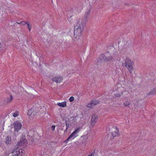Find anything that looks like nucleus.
<instances>
[{
  "instance_id": "obj_28",
  "label": "nucleus",
  "mask_w": 156,
  "mask_h": 156,
  "mask_svg": "<svg viewBox=\"0 0 156 156\" xmlns=\"http://www.w3.org/2000/svg\"><path fill=\"white\" fill-rule=\"evenodd\" d=\"M31 110H28V115H30V114H29V113L30 112H31Z\"/></svg>"
},
{
  "instance_id": "obj_27",
  "label": "nucleus",
  "mask_w": 156,
  "mask_h": 156,
  "mask_svg": "<svg viewBox=\"0 0 156 156\" xmlns=\"http://www.w3.org/2000/svg\"><path fill=\"white\" fill-rule=\"evenodd\" d=\"M82 137H83V139H87V136L86 135H84Z\"/></svg>"
},
{
  "instance_id": "obj_13",
  "label": "nucleus",
  "mask_w": 156,
  "mask_h": 156,
  "mask_svg": "<svg viewBox=\"0 0 156 156\" xmlns=\"http://www.w3.org/2000/svg\"><path fill=\"white\" fill-rule=\"evenodd\" d=\"M13 98L12 96L11 95H10V97L9 98H8L7 100L6 103H5V104H3V105H5L7 104H8L10 103L13 100Z\"/></svg>"
},
{
  "instance_id": "obj_6",
  "label": "nucleus",
  "mask_w": 156,
  "mask_h": 156,
  "mask_svg": "<svg viewBox=\"0 0 156 156\" xmlns=\"http://www.w3.org/2000/svg\"><path fill=\"white\" fill-rule=\"evenodd\" d=\"M98 119V116L97 115L93 114L91 117V123L92 126H93L95 125L96 122H97Z\"/></svg>"
},
{
  "instance_id": "obj_22",
  "label": "nucleus",
  "mask_w": 156,
  "mask_h": 156,
  "mask_svg": "<svg viewBox=\"0 0 156 156\" xmlns=\"http://www.w3.org/2000/svg\"><path fill=\"white\" fill-rule=\"evenodd\" d=\"M70 102H72L74 100V98L73 96L71 97L69 99Z\"/></svg>"
},
{
  "instance_id": "obj_25",
  "label": "nucleus",
  "mask_w": 156,
  "mask_h": 156,
  "mask_svg": "<svg viewBox=\"0 0 156 156\" xmlns=\"http://www.w3.org/2000/svg\"><path fill=\"white\" fill-rule=\"evenodd\" d=\"M115 96L116 97H119L121 96V94H115Z\"/></svg>"
},
{
  "instance_id": "obj_3",
  "label": "nucleus",
  "mask_w": 156,
  "mask_h": 156,
  "mask_svg": "<svg viewBox=\"0 0 156 156\" xmlns=\"http://www.w3.org/2000/svg\"><path fill=\"white\" fill-rule=\"evenodd\" d=\"M23 150L19 148H16L13 150L12 152V156H22Z\"/></svg>"
},
{
  "instance_id": "obj_9",
  "label": "nucleus",
  "mask_w": 156,
  "mask_h": 156,
  "mask_svg": "<svg viewBox=\"0 0 156 156\" xmlns=\"http://www.w3.org/2000/svg\"><path fill=\"white\" fill-rule=\"evenodd\" d=\"M63 80L62 77L61 76L55 77L52 79V81L57 83H60Z\"/></svg>"
},
{
  "instance_id": "obj_29",
  "label": "nucleus",
  "mask_w": 156,
  "mask_h": 156,
  "mask_svg": "<svg viewBox=\"0 0 156 156\" xmlns=\"http://www.w3.org/2000/svg\"><path fill=\"white\" fill-rule=\"evenodd\" d=\"M6 154L7 155H9V153H6Z\"/></svg>"
},
{
  "instance_id": "obj_2",
  "label": "nucleus",
  "mask_w": 156,
  "mask_h": 156,
  "mask_svg": "<svg viewBox=\"0 0 156 156\" xmlns=\"http://www.w3.org/2000/svg\"><path fill=\"white\" fill-rule=\"evenodd\" d=\"M113 59V56L109 54V52H107L105 54L102 55L100 57L101 60H104L106 62H110Z\"/></svg>"
},
{
  "instance_id": "obj_1",
  "label": "nucleus",
  "mask_w": 156,
  "mask_h": 156,
  "mask_svg": "<svg viewBox=\"0 0 156 156\" xmlns=\"http://www.w3.org/2000/svg\"><path fill=\"white\" fill-rule=\"evenodd\" d=\"M133 63L131 60L128 58L126 59L125 63L123 64V65L126 66L128 69L130 74L133 72Z\"/></svg>"
},
{
  "instance_id": "obj_11",
  "label": "nucleus",
  "mask_w": 156,
  "mask_h": 156,
  "mask_svg": "<svg viewBox=\"0 0 156 156\" xmlns=\"http://www.w3.org/2000/svg\"><path fill=\"white\" fill-rule=\"evenodd\" d=\"M11 138L10 136H7L6 137L5 142L7 144H10L11 143Z\"/></svg>"
},
{
  "instance_id": "obj_7",
  "label": "nucleus",
  "mask_w": 156,
  "mask_h": 156,
  "mask_svg": "<svg viewBox=\"0 0 156 156\" xmlns=\"http://www.w3.org/2000/svg\"><path fill=\"white\" fill-rule=\"evenodd\" d=\"M74 36L75 38H77V37L80 36L81 35L82 30L81 28H78V29H74Z\"/></svg>"
},
{
  "instance_id": "obj_19",
  "label": "nucleus",
  "mask_w": 156,
  "mask_h": 156,
  "mask_svg": "<svg viewBox=\"0 0 156 156\" xmlns=\"http://www.w3.org/2000/svg\"><path fill=\"white\" fill-rule=\"evenodd\" d=\"M19 115V112L18 111H16L13 113L12 115L14 117H16Z\"/></svg>"
},
{
  "instance_id": "obj_10",
  "label": "nucleus",
  "mask_w": 156,
  "mask_h": 156,
  "mask_svg": "<svg viewBox=\"0 0 156 156\" xmlns=\"http://www.w3.org/2000/svg\"><path fill=\"white\" fill-rule=\"evenodd\" d=\"M90 10L89 9L85 13L83 20L85 22H87L88 20V19L90 16Z\"/></svg>"
},
{
  "instance_id": "obj_20",
  "label": "nucleus",
  "mask_w": 156,
  "mask_h": 156,
  "mask_svg": "<svg viewBox=\"0 0 156 156\" xmlns=\"http://www.w3.org/2000/svg\"><path fill=\"white\" fill-rule=\"evenodd\" d=\"M66 129L65 130V132H66L67 131V130L68 128L69 127V124L67 123V122H66Z\"/></svg>"
},
{
  "instance_id": "obj_26",
  "label": "nucleus",
  "mask_w": 156,
  "mask_h": 156,
  "mask_svg": "<svg viewBox=\"0 0 156 156\" xmlns=\"http://www.w3.org/2000/svg\"><path fill=\"white\" fill-rule=\"evenodd\" d=\"M94 153L93 152L90 154H89L87 156H94Z\"/></svg>"
},
{
  "instance_id": "obj_5",
  "label": "nucleus",
  "mask_w": 156,
  "mask_h": 156,
  "mask_svg": "<svg viewBox=\"0 0 156 156\" xmlns=\"http://www.w3.org/2000/svg\"><path fill=\"white\" fill-rule=\"evenodd\" d=\"M100 103V101H97L95 99L92 100L90 102L88 103L87 105V107L89 108H91L93 106L96 105Z\"/></svg>"
},
{
  "instance_id": "obj_4",
  "label": "nucleus",
  "mask_w": 156,
  "mask_h": 156,
  "mask_svg": "<svg viewBox=\"0 0 156 156\" xmlns=\"http://www.w3.org/2000/svg\"><path fill=\"white\" fill-rule=\"evenodd\" d=\"M13 126L14 128V132H18L21 129L22 124L20 122L16 121L14 122Z\"/></svg>"
},
{
  "instance_id": "obj_21",
  "label": "nucleus",
  "mask_w": 156,
  "mask_h": 156,
  "mask_svg": "<svg viewBox=\"0 0 156 156\" xmlns=\"http://www.w3.org/2000/svg\"><path fill=\"white\" fill-rule=\"evenodd\" d=\"M29 23V22H26L25 21H23L20 23H22L23 25H24L26 24H28V23ZM19 24H20V23H19Z\"/></svg>"
},
{
  "instance_id": "obj_12",
  "label": "nucleus",
  "mask_w": 156,
  "mask_h": 156,
  "mask_svg": "<svg viewBox=\"0 0 156 156\" xmlns=\"http://www.w3.org/2000/svg\"><path fill=\"white\" fill-rule=\"evenodd\" d=\"M75 135H75L73 133H72L69 136L68 138L65 140V142L67 143L68 142L69 140L71 139H74L75 137Z\"/></svg>"
},
{
  "instance_id": "obj_24",
  "label": "nucleus",
  "mask_w": 156,
  "mask_h": 156,
  "mask_svg": "<svg viewBox=\"0 0 156 156\" xmlns=\"http://www.w3.org/2000/svg\"><path fill=\"white\" fill-rule=\"evenodd\" d=\"M55 126H54V125L52 126L51 127V129L52 130V131L54 130L55 129Z\"/></svg>"
},
{
  "instance_id": "obj_15",
  "label": "nucleus",
  "mask_w": 156,
  "mask_h": 156,
  "mask_svg": "<svg viewBox=\"0 0 156 156\" xmlns=\"http://www.w3.org/2000/svg\"><path fill=\"white\" fill-rule=\"evenodd\" d=\"M78 28H81L79 22H76L74 25V29H78Z\"/></svg>"
},
{
  "instance_id": "obj_17",
  "label": "nucleus",
  "mask_w": 156,
  "mask_h": 156,
  "mask_svg": "<svg viewBox=\"0 0 156 156\" xmlns=\"http://www.w3.org/2000/svg\"><path fill=\"white\" fill-rule=\"evenodd\" d=\"M80 128L79 127H78L73 133L74 134H75V135H76V134L80 131Z\"/></svg>"
},
{
  "instance_id": "obj_8",
  "label": "nucleus",
  "mask_w": 156,
  "mask_h": 156,
  "mask_svg": "<svg viewBox=\"0 0 156 156\" xmlns=\"http://www.w3.org/2000/svg\"><path fill=\"white\" fill-rule=\"evenodd\" d=\"M118 128H116L115 131H114L113 132L111 133L110 134H108V135H110V136H111L112 137H111V139H114V137L118 136L119 133V132Z\"/></svg>"
},
{
  "instance_id": "obj_18",
  "label": "nucleus",
  "mask_w": 156,
  "mask_h": 156,
  "mask_svg": "<svg viewBox=\"0 0 156 156\" xmlns=\"http://www.w3.org/2000/svg\"><path fill=\"white\" fill-rule=\"evenodd\" d=\"M130 104V102L128 101L127 100L124 102V105L125 106H127L129 105Z\"/></svg>"
},
{
  "instance_id": "obj_14",
  "label": "nucleus",
  "mask_w": 156,
  "mask_h": 156,
  "mask_svg": "<svg viewBox=\"0 0 156 156\" xmlns=\"http://www.w3.org/2000/svg\"><path fill=\"white\" fill-rule=\"evenodd\" d=\"M57 104L59 106L64 107L66 106V101H63L61 103L59 102L57 103Z\"/></svg>"
},
{
  "instance_id": "obj_23",
  "label": "nucleus",
  "mask_w": 156,
  "mask_h": 156,
  "mask_svg": "<svg viewBox=\"0 0 156 156\" xmlns=\"http://www.w3.org/2000/svg\"><path fill=\"white\" fill-rule=\"evenodd\" d=\"M27 26L29 30L30 31L31 30V28L32 27V25H30L29 23H28Z\"/></svg>"
},
{
  "instance_id": "obj_30",
  "label": "nucleus",
  "mask_w": 156,
  "mask_h": 156,
  "mask_svg": "<svg viewBox=\"0 0 156 156\" xmlns=\"http://www.w3.org/2000/svg\"><path fill=\"white\" fill-rule=\"evenodd\" d=\"M19 145H21H21H22V144H20H20H19Z\"/></svg>"
},
{
  "instance_id": "obj_16",
  "label": "nucleus",
  "mask_w": 156,
  "mask_h": 156,
  "mask_svg": "<svg viewBox=\"0 0 156 156\" xmlns=\"http://www.w3.org/2000/svg\"><path fill=\"white\" fill-rule=\"evenodd\" d=\"M156 94V90L154 89L151 90L150 92L147 94L148 95H154Z\"/></svg>"
}]
</instances>
